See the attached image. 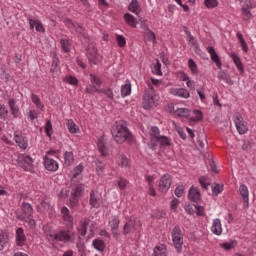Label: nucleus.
Returning <instances> with one entry per match:
<instances>
[{
	"label": "nucleus",
	"instance_id": "f257e3e1",
	"mask_svg": "<svg viewBox=\"0 0 256 256\" xmlns=\"http://www.w3.org/2000/svg\"><path fill=\"white\" fill-rule=\"evenodd\" d=\"M114 141L118 144H123L125 141H131V132L127 128V124L124 121H118L114 123L111 129Z\"/></svg>",
	"mask_w": 256,
	"mask_h": 256
},
{
	"label": "nucleus",
	"instance_id": "f03ea898",
	"mask_svg": "<svg viewBox=\"0 0 256 256\" xmlns=\"http://www.w3.org/2000/svg\"><path fill=\"white\" fill-rule=\"evenodd\" d=\"M76 233L72 230H60L55 234H47L48 241H60V243H75Z\"/></svg>",
	"mask_w": 256,
	"mask_h": 256
},
{
	"label": "nucleus",
	"instance_id": "7ed1b4c3",
	"mask_svg": "<svg viewBox=\"0 0 256 256\" xmlns=\"http://www.w3.org/2000/svg\"><path fill=\"white\" fill-rule=\"evenodd\" d=\"M171 237L177 253H181L183 251V232L181 231V227L175 226L171 231Z\"/></svg>",
	"mask_w": 256,
	"mask_h": 256
},
{
	"label": "nucleus",
	"instance_id": "20e7f679",
	"mask_svg": "<svg viewBox=\"0 0 256 256\" xmlns=\"http://www.w3.org/2000/svg\"><path fill=\"white\" fill-rule=\"evenodd\" d=\"M86 56L88 57L90 65H99V63H101V56H99L97 46L93 42L88 44Z\"/></svg>",
	"mask_w": 256,
	"mask_h": 256
},
{
	"label": "nucleus",
	"instance_id": "39448f33",
	"mask_svg": "<svg viewBox=\"0 0 256 256\" xmlns=\"http://www.w3.org/2000/svg\"><path fill=\"white\" fill-rule=\"evenodd\" d=\"M20 211H16V219L19 221H27L33 217V206L27 202L22 203Z\"/></svg>",
	"mask_w": 256,
	"mask_h": 256
},
{
	"label": "nucleus",
	"instance_id": "423d86ee",
	"mask_svg": "<svg viewBox=\"0 0 256 256\" xmlns=\"http://www.w3.org/2000/svg\"><path fill=\"white\" fill-rule=\"evenodd\" d=\"M159 96L155 94L153 91H145L143 95V107L144 109H153V107H157V101Z\"/></svg>",
	"mask_w": 256,
	"mask_h": 256
},
{
	"label": "nucleus",
	"instance_id": "0eeeda50",
	"mask_svg": "<svg viewBox=\"0 0 256 256\" xmlns=\"http://www.w3.org/2000/svg\"><path fill=\"white\" fill-rule=\"evenodd\" d=\"M233 120L239 135H245V133L249 131V128L247 127V122L245 121V119H243V115H241V113L234 114Z\"/></svg>",
	"mask_w": 256,
	"mask_h": 256
},
{
	"label": "nucleus",
	"instance_id": "6e6552de",
	"mask_svg": "<svg viewBox=\"0 0 256 256\" xmlns=\"http://www.w3.org/2000/svg\"><path fill=\"white\" fill-rule=\"evenodd\" d=\"M81 193H83V185H78L74 189H72V193L69 198V204L71 209H75V207H77L79 203V197H81Z\"/></svg>",
	"mask_w": 256,
	"mask_h": 256
},
{
	"label": "nucleus",
	"instance_id": "1a4fd4ad",
	"mask_svg": "<svg viewBox=\"0 0 256 256\" xmlns=\"http://www.w3.org/2000/svg\"><path fill=\"white\" fill-rule=\"evenodd\" d=\"M171 183H173V177L170 174H164L159 181V191L167 193L171 189Z\"/></svg>",
	"mask_w": 256,
	"mask_h": 256
},
{
	"label": "nucleus",
	"instance_id": "9d476101",
	"mask_svg": "<svg viewBox=\"0 0 256 256\" xmlns=\"http://www.w3.org/2000/svg\"><path fill=\"white\" fill-rule=\"evenodd\" d=\"M150 135V148H152L153 151L157 149V140L162 136L161 131L157 126H152L149 132Z\"/></svg>",
	"mask_w": 256,
	"mask_h": 256
},
{
	"label": "nucleus",
	"instance_id": "9b49d317",
	"mask_svg": "<svg viewBox=\"0 0 256 256\" xmlns=\"http://www.w3.org/2000/svg\"><path fill=\"white\" fill-rule=\"evenodd\" d=\"M17 165L24 169V171H29V167L33 165V158L29 155L21 154L17 159Z\"/></svg>",
	"mask_w": 256,
	"mask_h": 256
},
{
	"label": "nucleus",
	"instance_id": "f8f14e48",
	"mask_svg": "<svg viewBox=\"0 0 256 256\" xmlns=\"http://www.w3.org/2000/svg\"><path fill=\"white\" fill-rule=\"evenodd\" d=\"M137 227H141V222L139 220H128L123 227V235H129V233H133Z\"/></svg>",
	"mask_w": 256,
	"mask_h": 256
},
{
	"label": "nucleus",
	"instance_id": "ddd939ff",
	"mask_svg": "<svg viewBox=\"0 0 256 256\" xmlns=\"http://www.w3.org/2000/svg\"><path fill=\"white\" fill-rule=\"evenodd\" d=\"M61 215H62V219H63V223L64 225H66V227H71L73 228V221L74 218L71 215V212L69 211V208L63 206L61 208Z\"/></svg>",
	"mask_w": 256,
	"mask_h": 256
},
{
	"label": "nucleus",
	"instance_id": "4468645a",
	"mask_svg": "<svg viewBox=\"0 0 256 256\" xmlns=\"http://www.w3.org/2000/svg\"><path fill=\"white\" fill-rule=\"evenodd\" d=\"M188 199L193 203H201V191L195 186H191L188 192Z\"/></svg>",
	"mask_w": 256,
	"mask_h": 256
},
{
	"label": "nucleus",
	"instance_id": "2eb2a0df",
	"mask_svg": "<svg viewBox=\"0 0 256 256\" xmlns=\"http://www.w3.org/2000/svg\"><path fill=\"white\" fill-rule=\"evenodd\" d=\"M66 26L68 27V29H70V31H76L80 35H83V37H87L85 35V27L81 26V24H77L73 22V20L67 19Z\"/></svg>",
	"mask_w": 256,
	"mask_h": 256
},
{
	"label": "nucleus",
	"instance_id": "dca6fc26",
	"mask_svg": "<svg viewBox=\"0 0 256 256\" xmlns=\"http://www.w3.org/2000/svg\"><path fill=\"white\" fill-rule=\"evenodd\" d=\"M121 223V220H119V217L112 216L109 220V227L111 229L112 235L114 237H119V224Z\"/></svg>",
	"mask_w": 256,
	"mask_h": 256
},
{
	"label": "nucleus",
	"instance_id": "f3484780",
	"mask_svg": "<svg viewBox=\"0 0 256 256\" xmlns=\"http://www.w3.org/2000/svg\"><path fill=\"white\" fill-rule=\"evenodd\" d=\"M15 143L20 147V149H27L29 147V140L27 137L23 136L21 133H14Z\"/></svg>",
	"mask_w": 256,
	"mask_h": 256
},
{
	"label": "nucleus",
	"instance_id": "a211bd4d",
	"mask_svg": "<svg viewBox=\"0 0 256 256\" xmlns=\"http://www.w3.org/2000/svg\"><path fill=\"white\" fill-rule=\"evenodd\" d=\"M44 166L47 171H57L59 169V163L49 156L44 157Z\"/></svg>",
	"mask_w": 256,
	"mask_h": 256
},
{
	"label": "nucleus",
	"instance_id": "6ab92c4d",
	"mask_svg": "<svg viewBox=\"0 0 256 256\" xmlns=\"http://www.w3.org/2000/svg\"><path fill=\"white\" fill-rule=\"evenodd\" d=\"M170 93L175 97H181L182 99H189V97H191V94L185 88H172Z\"/></svg>",
	"mask_w": 256,
	"mask_h": 256
},
{
	"label": "nucleus",
	"instance_id": "aec40b11",
	"mask_svg": "<svg viewBox=\"0 0 256 256\" xmlns=\"http://www.w3.org/2000/svg\"><path fill=\"white\" fill-rule=\"evenodd\" d=\"M25 241H27L25 231L23 230V228H18L16 230V245H18V247H23V245H25Z\"/></svg>",
	"mask_w": 256,
	"mask_h": 256
},
{
	"label": "nucleus",
	"instance_id": "412c9836",
	"mask_svg": "<svg viewBox=\"0 0 256 256\" xmlns=\"http://www.w3.org/2000/svg\"><path fill=\"white\" fill-rule=\"evenodd\" d=\"M239 192L243 198L244 207H249V189L247 186H245V184L240 185Z\"/></svg>",
	"mask_w": 256,
	"mask_h": 256
},
{
	"label": "nucleus",
	"instance_id": "4be33fe9",
	"mask_svg": "<svg viewBox=\"0 0 256 256\" xmlns=\"http://www.w3.org/2000/svg\"><path fill=\"white\" fill-rule=\"evenodd\" d=\"M208 53L210 54V57L213 61V63H216V66L218 69H221V59L219 58V55H217V52L215 51V48L209 46L207 48Z\"/></svg>",
	"mask_w": 256,
	"mask_h": 256
},
{
	"label": "nucleus",
	"instance_id": "5701e85b",
	"mask_svg": "<svg viewBox=\"0 0 256 256\" xmlns=\"http://www.w3.org/2000/svg\"><path fill=\"white\" fill-rule=\"evenodd\" d=\"M211 231L214 235H221V233H223V227L221 226V220L219 218L213 220Z\"/></svg>",
	"mask_w": 256,
	"mask_h": 256
},
{
	"label": "nucleus",
	"instance_id": "b1692460",
	"mask_svg": "<svg viewBox=\"0 0 256 256\" xmlns=\"http://www.w3.org/2000/svg\"><path fill=\"white\" fill-rule=\"evenodd\" d=\"M92 247H94V249L99 253H105V241L100 238H96L92 241Z\"/></svg>",
	"mask_w": 256,
	"mask_h": 256
},
{
	"label": "nucleus",
	"instance_id": "393cba45",
	"mask_svg": "<svg viewBox=\"0 0 256 256\" xmlns=\"http://www.w3.org/2000/svg\"><path fill=\"white\" fill-rule=\"evenodd\" d=\"M9 245V233L7 232H0V251H3L5 247Z\"/></svg>",
	"mask_w": 256,
	"mask_h": 256
},
{
	"label": "nucleus",
	"instance_id": "a878e982",
	"mask_svg": "<svg viewBox=\"0 0 256 256\" xmlns=\"http://www.w3.org/2000/svg\"><path fill=\"white\" fill-rule=\"evenodd\" d=\"M173 145V142L171 141V138L162 135L158 140H157V147H171Z\"/></svg>",
	"mask_w": 256,
	"mask_h": 256
},
{
	"label": "nucleus",
	"instance_id": "bb28decb",
	"mask_svg": "<svg viewBox=\"0 0 256 256\" xmlns=\"http://www.w3.org/2000/svg\"><path fill=\"white\" fill-rule=\"evenodd\" d=\"M218 79H220L221 81H225L227 85H233V80L231 79V75H229V73H227V71L225 70H221L218 72Z\"/></svg>",
	"mask_w": 256,
	"mask_h": 256
},
{
	"label": "nucleus",
	"instance_id": "cd10ccee",
	"mask_svg": "<svg viewBox=\"0 0 256 256\" xmlns=\"http://www.w3.org/2000/svg\"><path fill=\"white\" fill-rule=\"evenodd\" d=\"M90 205L96 209H99V193L92 190L90 193Z\"/></svg>",
	"mask_w": 256,
	"mask_h": 256
},
{
	"label": "nucleus",
	"instance_id": "c85d7f7f",
	"mask_svg": "<svg viewBox=\"0 0 256 256\" xmlns=\"http://www.w3.org/2000/svg\"><path fill=\"white\" fill-rule=\"evenodd\" d=\"M124 21L127 23V25H129L133 29L137 28V20L134 15H132L130 13H126L124 15Z\"/></svg>",
	"mask_w": 256,
	"mask_h": 256
},
{
	"label": "nucleus",
	"instance_id": "c756f323",
	"mask_svg": "<svg viewBox=\"0 0 256 256\" xmlns=\"http://www.w3.org/2000/svg\"><path fill=\"white\" fill-rule=\"evenodd\" d=\"M128 9L131 13H135V15H139L141 13V6L137 0H132L128 6Z\"/></svg>",
	"mask_w": 256,
	"mask_h": 256
},
{
	"label": "nucleus",
	"instance_id": "7c9ffc66",
	"mask_svg": "<svg viewBox=\"0 0 256 256\" xmlns=\"http://www.w3.org/2000/svg\"><path fill=\"white\" fill-rule=\"evenodd\" d=\"M79 241L76 243V247L78 249V253L80 256H87V247L85 246V242L81 241V236L78 237Z\"/></svg>",
	"mask_w": 256,
	"mask_h": 256
},
{
	"label": "nucleus",
	"instance_id": "2f4dec72",
	"mask_svg": "<svg viewBox=\"0 0 256 256\" xmlns=\"http://www.w3.org/2000/svg\"><path fill=\"white\" fill-rule=\"evenodd\" d=\"M153 256H167V246L160 244L154 248Z\"/></svg>",
	"mask_w": 256,
	"mask_h": 256
},
{
	"label": "nucleus",
	"instance_id": "473e14b6",
	"mask_svg": "<svg viewBox=\"0 0 256 256\" xmlns=\"http://www.w3.org/2000/svg\"><path fill=\"white\" fill-rule=\"evenodd\" d=\"M66 126L69 133H79V126H77V124H75V121H73L72 119L67 120Z\"/></svg>",
	"mask_w": 256,
	"mask_h": 256
},
{
	"label": "nucleus",
	"instance_id": "72a5a7b5",
	"mask_svg": "<svg viewBox=\"0 0 256 256\" xmlns=\"http://www.w3.org/2000/svg\"><path fill=\"white\" fill-rule=\"evenodd\" d=\"M9 106H10L13 117L17 119V117H19V108H17L16 106L15 99L9 100Z\"/></svg>",
	"mask_w": 256,
	"mask_h": 256
},
{
	"label": "nucleus",
	"instance_id": "f704fd0d",
	"mask_svg": "<svg viewBox=\"0 0 256 256\" xmlns=\"http://www.w3.org/2000/svg\"><path fill=\"white\" fill-rule=\"evenodd\" d=\"M232 59L234 64L236 65L237 69L243 73V71H245V68L243 66V62H241V58H239V56H237L236 54L232 55Z\"/></svg>",
	"mask_w": 256,
	"mask_h": 256
},
{
	"label": "nucleus",
	"instance_id": "c9c22d12",
	"mask_svg": "<svg viewBox=\"0 0 256 256\" xmlns=\"http://www.w3.org/2000/svg\"><path fill=\"white\" fill-rule=\"evenodd\" d=\"M31 100H32V103H34V105H36L38 109H41V111H43L45 105L43 104V102H41V99L39 98V96L32 93Z\"/></svg>",
	"mask_w": 256,
	"mask_h": 256
},
{
	"label": "nucleus",
	"instance_id": "e433bc0d",
	"mask_svg": "<svg viewBox=\"0 0 256 256\" xmlns=\"http://www.w3.org/2000/svg\"><path fill=\"white\" fill-rule=\"evenodd\" d=\"M195 117L189 118V123H197V121H203V112L201 110L193 111Z\"/></svg>",
	"mask_w": 256,
	"mask_h": 256
},
{
	"label": "nucleus",
	"instance_id": "4c0bfd02",
	"mask_svg": "<svg viewBox=\"0 0 256 256\" xmlns=\"http://www.w3.org/2000/svg\"><path fill=\"white\" fill-rule=\"evenodd\" d=\"M73 161H75V157L73 156V152L66 151L64 153V163L65 165H73Z\"/></svg>",
	"mask_w": 256,
	"mask_h": 256
},
{
	"label": "nucleus",
	"instance_id": "58836bf2",
	"mask_svg": "<svg viewBox=\"0 0 256 256\" xmlns=\"http://www.w3.org/2000/svg\"><path fill=\"white\" fill-rule=\"evenodd\" d=\"M175 115H177V117H189V115H191V110L187 109V108H178L175 110Z\"/></svg>",
	"mask_w": 256,
	"mask_h": 256
},
{
	"label": "nucleus",
	"instance_id": "ea45409f",
	"mask_svg": "<svg viewBox=\"0 0 256 256\" xmlns=\"http://www.w3.org/2000/svg\"><path fill=\"white\" fill-rule=\"evenodd\" d=\"M60 45L65 53H69V51H71V42L69 40L62 38L60 40Z\"/></svg>",
	"mask_w": 256,
	"mask_h": 256
},
{
	"label": "nucleus",
	"instance_id": "a19ab883",
	"mask_svg": "<svg viewBox=\"0 0 256 256\" xmlns=\"http://www.w3.org/2000/svg\"><path fill=\"white\" fill-rule=\"evenodd\" d=\"M90 81L96 89H99V87H101V85L103 84V82L101 81V78L93 74H90Z\"/></svg>",
	"mask_w": 256,
	"mask_h": 256
},
{
	"label": "nucleus",
	"instance_id": "79ce46f5",
	"mask_svg": "<svg viewBox=\"0 0 256 256\" xmlns=\"http://www.w3.org/2000/svg\"><path fill=\"white\" fill-rule=\"evenodd\" d=\"M199 183L203 189H209V185H211V180L207 176H201L199 178Z\"/></svg>",
	"mask_w": 256,
	"mask_h": 256
},
{
	"label": "nucleus",
	"instance_id": "37998d69",
	"mask_svg": "<svg viewBox=\"0 0 256 256\" xmlns=\"http://www.w3.org/2000/svg\"><path fill=\"white\" fill-rule=\"evenodd\" d=\"M188 67L192 75H197L199 73V70L197 69V64L195 63V60H193V58H190L188 60Z\"/></svg>",
	"mask_w": 256,
	"mask_h": 256
},
{
	"label": "nucleus",
	"instance_id": "c03bdc74",
	"mask_svg": "<svg viewBox=\"0 0 256 256\" xmlns=\"http://www.w3.org/2000/svg\"><path fill=\"white\" fill-rule=\"evenodd\" d=\"M87 225H89L87 221L80 222V228H78L80 237H85V235H87Z\"/></svg>",
	"mask_w": 256,
	"mask_h": 256
},
{
	"label": "nucleus",
	"instance_id": "a18cd8bd",
	"mask_svg": "<svg viewBox=\"0 0 256 256\" xmlns=\"http://www.w3.org/2000/svg\"><path fill=\"white\" fill-rule=\"evenodd\" d=\"M97 147L101 155L107 157V147H105V142H103V140H98Z\"/></svg>",
	"mask_w": 256,
	"mask_h": 256
},
{
	"label": "nucleus",
	"instance_id": "49530a36",
	"mask_svg": "<svg viewBox=\"0 0 256 256\" xmlns=\"http://www.w3.org/2000/svg\"><path fill=\"white\" fill-rule=\"evenodd\" d=\"M131 95V84H124L121 87V97H127Z\"/></svg>",
	"mask_w": 256,
	"mask_h": 256
},
{
	"label": "nucleus",
	"instance_id": "de8ad7c7",
	"mask_svg": "<svg viewBox=\"0 0 256 256\" xmlns=\"http://www.w3.org/2000/svg\"><path fill=\"white\" fill-rule=\"evenodd\" d=\"M220 247H222L226 251H230V249H235V247H237V242L236 241L224 242L223 244H220Z\"/></svg>",
	"mask_w": 256,
	"mask_h": 256
},
{
	"label": "nucleus",
	"instance_id": "09e8293b",
	"mask_svg": "<svg viewBox=\"0 0 256 256\" xmlns=\"http://www.w3.org/2000/svg\"><path fill=\"white\" fill-rule=\"evenodd\" d=\"M152 73L154 75H163V72H161V62L159 61V59H156V63L152 68Z\"/></svg>",
	"mask_w": 256,
	"mask_h": 256
},
{
	"label": "nucleus",
	"instance_id": "8fccbe9b",
	"mask_svg": "<svg viewBox=\"0 0 256 256\" xmlns=\"http://www.w3.org/2000/svg\"><path fill=\"white\" fill-rule=\"evenodd\" d=\"M64 82L68 83L69 85H74V86L79 85V80L76 77L72 76V75L66 76L64 78Z\"/></svg>",
	"mask_w": 256,
	"mask_h": 256
},
{
	"label": "nucleus",
	"instance_id": "3c124183",
	"mask_svg": "<svg viewBox=\"0 0 256 256\" xmlns=\"http://www.w3.org/2000/svg\"><path fill=\"white\" fill-rule=\"evenodd\" d=\"M40 207L44 210L47 211L51 207V202L47 197L43 198L40 202Z\"/></svg>",
	"mask_w": 256,
	"mask_h": 256
},
{
	"label": "nucleus",
	"instance_id": "603ef678",
	"mask_svg": "<svg viewBox=\"0 0 256 256\" xmlns=\"http://www.w3.org/2000/svg\"><path fill=\"white\" fill-rule=\"evenodd\" d=\"M45 132L47 137H51L53 135V124H51V120H48L45 125Z\"/></svg>",
	"mask_w": 256,
	"mask_h": 256
},
{
	"label": "nucleus",
	"instance_id": "864d4df0",
	"mask_svg": "<svg viewBox=\"0 0 256 256\" xmlns=\"http://www.w3.org/2000/svg\"><path fill=\"white\" fill-rule=\"evenodd\" d=\"M116 41L119 47H125L127 45V40H125L124 35H116Z\"/></svg>",
	"mask_w": 256,
	"mask_h": 256
},
{
	"label": "nucleus",
	"instance_id": "5fc2aeb1",
	"mask_svg": "<svg viewBox=\"0 0 256 256\" xmlns=\"http://www.w3.org/2000/svg\"><path fill=\"white\" fill-rule=\"evenodd\" d=\"M204 3L208 9H214V7H217L219 5V2L217 0H204Z\"/></svg>",
	"mask_w": 256,
	"mask_h": 256
},
{
	"label": "nucleus",
	"instance_id": "6e6d98bb",
	"mask_svg": "<svg viewBox=\"0 0 256 256\" xmlns=\"http://www.w3.org/2000/svg\"><path fill=\"white\" fill-rule=\"evenodd\" d=\"M9 115V110L3 104H0V119H5Z\"/></svg>",
	"mask_w": 256,
	"mask_h": 256
},
{
	"label": "nucleus",
	"instance_id": "4d7b16f0",
	"mask_svg": "<svg viewBox=\"0 0 256 256\" xmlns=\"http://www.w3.org/2000/svg\"><path fill=\"white\" fill-rule=\"evenodd\" d=\"M242 15H243L244 21H249V19H251V10H249V8L243 7Z\"/></svg>",
	"mask_w": 256,
	"mask_h": 256
},
{
	"label": "nucleus",
	"instance_id": "13d9d810",
	"mask_svg": "<svg viewBox=\"0 0 256 256\" xmlns=\"http://www.w3.org/2000/svg\"><path fill=\"white\" fill-rule=\"evenodd\" d=\"M118 165L121 167H127L129 165V160L124 155H121L118 159Z\"/></svg>",
	"mask_w": 256,
	"mask_h": 256
},
{
	"label": "nucleus",
	"instance_id": "bf43d9fd",
	"mask_svg": "<svg viewBox=\"0 0 256 256\" xmlns=\"http://www.w3.org/2000/svg\"><path fill=\"white\" fill-rule=\"evenodd\" d=\"M98 93H104V95H106L108 97V99H113V90H111V88L108 89H100L98 90Z\"/></svg>",
	"mask_w": 256,
	"mask_h": 256
},
{
	"label": "nucleus",
	"instance_id": "052dcab7",
	"mask_svg": "<svg viewBox=\"0 0 256 256\" xmlns=\"http://www.w3.org/2000/svg\"><path fill=\"white\" fill-rule=\"evenodd\" d=\"M81 173H83V165H78L73 170V177L77 178Z\"/></svg>",
	"mask_w": 256,
	"mask_h": 256
},
{
	"label": "nucleus",
	"instance_id": "680f3d73",
	"mask_svg": "<svg viewBox=\"0 0 256 256\" xmlns=\"http://www.w3.org/2000/svg\"><path fill=\"white\" fill-rule=\"evenodd\" d=\"M127 185H129V181H127V179L124 178H120L118 180V187L119 189L123 190L127 187Z\"/></svg>",
	"mask_w": 256,
	"mask_h": 256
},
{
	"label": "nucleus",
	"instance_id": "e2e57ef3",
	"mask_svg": "<svg viewBox=\"0 0 256 256\" xmlns=\"http://www.w3.org/2000/svg\"><path fill=\"white\" fill-rule=\"evenodd\" d=\"M195 209L196 215H198L199 217H203V215H205V208H203V206L195 205Z\"/></svg>",
	"mask_w": 256,
	"mask_h": 256
},
{
	"label": "nucleus",
	"instance_id": "0e129e2a",
	"mask_svg": "<svg viewBox=\"0 0 256 256\" xmlns=\"http://www.w3.org/2000/svg\"><path fill=\"white\" fill-rule=\"evenodd\" d=\"M85 91H86V93L93 94V93H99V91H101V89L95 88V86L92 85V86L86 87Z\"/></svg>",
	"mask_w": 256,
	"mask_h": 256
},
{
	"label": "nucleus",
	"instance_id": "69168bd1",
	"mask_svg": "<svg viewBox=\"0 0 256 256\" xmlns=\"http://www.w3.org/2000/svg\"><path fill=\"white\" fill-rule=\"evenodd\" d=\"M139 21L141 23V29H143V31H149V25H147V20H145L144 18H139Z\"/></svg>",
	"mask_w": 256,
	"mask_h": 256
},
{
	"label": "nucleus",
	"instance_id": "338daca9",
	"mask_svg": "<svg viewBox=\"0 0 256 256\" xmlns=\"http://www.w3.org/2000/svg\"><path fill=\"white\" fill-rule=\"evenodd\" d=\"M35 30L38 31V33H45V28L43 27L41 21L37 20Z\"/></svg>",
	"mask_w": 256,
	"mask_h": 256
},
{
	"label": "nucleus",
	"instance_id": "774afa93",
	"mask_svg": "<svg viewBox=\"0 0 256 256\" xmlns=\"http://www.w3.org/2000/svg\"><path fill=\"white\" fill-rule=\"evenodd\" d=\"M213 193L219 195V193L223 192V185L216 184L214 188H212Z\"/></svg>",
	"mask_w": 256,
	"mask_h": 256
}]
</instances>
